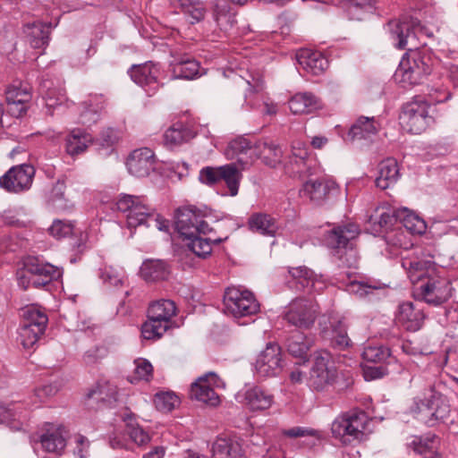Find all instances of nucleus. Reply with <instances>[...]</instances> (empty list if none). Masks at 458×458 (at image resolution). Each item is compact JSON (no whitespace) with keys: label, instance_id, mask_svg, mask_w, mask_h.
I'll return each instance as SVG.
<instances>
[{"label":"nucleus","instance_id":"obj_48","mask_svg":"<svg viewBox=\"0 0 458 458\" xmlns=\"http://www.w3.org/2000/svg\"><path fill=\"white\" fill-rule=\"evenodd\" d=\"M182 241H187V249L199 258L206 259L212 252L210 238H202L195 234L190 238H183Z\"/></svg>","mask_w":458,"mask_h":458},{"label":"nucleus","instance_id":"obj_11","mask_svg":"<svg viewBox=\"0 0 458 458\" xmlns=\"http://www.w3.org/2000/svg\"><path fill=\"white\" fill-rule=\"evenodd\" d=\"M318 306L308 300L296 298L284 312L283 318L291 326L300 329H310L318 317Z\"/></svg>","mask_w":458,"mask_h":458},{"label":"nucleus","instance_id":"obj_31","mask_svg":"<svg viewBox=\"0 0 458 458\" xmlns=\"http://www.w3.org/2000/svg\"><path fill=\"white\" fill-rule=\"evenodd\" d=\"M253 153L260 158L262 163L275 168L282 161V148L271 140H259L254 144Z\"/></svg>","mask_w":458,"mask_h":458},{"label":"nucleus","instance_id":"obj_36","mask_svg":"<svg viewBox=\"0 0 458 458\" xmlns=\"http://www.w3.org/2000/svg\"><path fill=\"white\" fill-rule=\"evenodd\" d=\"M378 174L375 179L376 186L386 190L394 184L399 177V168L394 158H386L378 164Z\"/></svg>","mask_w":458,"mask_h":458},{"label":"nucleus","instance_id":"obj_44","mask_svg":"<svg viewBox=\"0 0 458 458\" xmlns=\"http://www.w3.org/2000/svg\"><path fill=\"white\" fill-rule=\"evenodd\" d=\"M123 420L126 423L127 433L130 438L138 445L143 446L149 443L150 437L139 424L136 422L135 415L127 411L123 415Z\"/></svg>","mask_w":458,"mask_h":458},{"label":"nucleus","instance_id":"obj_56","mask_svg":"<svg viewBox=\"0 0 458 458\" xmlns=\"http://www.w3.org/2000/svg\"><path fill=\"white\" fill-rule=\"evenodd\" d=\"M73 229L74 225L72 222L55 219L48 228V232L53 237L62 239L71 235Z\"/></svg>","mask_w":458,"mask_h":458},{"label":"nucleus","instance_id":"obj_57","mask_svg":"<svg viewBox=\"0 0 458 458\" xmlns=\"http://www.w3.org/2000/svg\"><path fill=\"white\" fill-rule=\"evenodd\" d=\"M119 140V135L116 130L108 127L104 129L99 136L95 140V143L99 148H113Z\"/></svg>","mask_w":458,"mask_h":458},{"label":"nucleus","instance_id":"obj_21","mask_svg":"<svg viewBox=\"0 0 458 458\" xmlns=\"http://www.w3.org/2000/svg\"><path fill=\"white\" fill-rule=\"evenodd\" d=\"M314 337L301 330L289 332L284 340V347L290 355L303 361L308 360L310 348L314 345Z\"/></svg>","mask_w":458,"mask_h":458},{"label":"nucleus","instance_id":"obj_37","mask_svg":"<svg viewBox=\"0 0 458 458\" xmlns=\"http://www.w3.org/2000/svg\"><path fill=\"white\" fill-rule=\"evenodd\" d=\"M348 18L352 21H363L377 10L376 0H345L343 4Z\"/></svg>","mask_w":458,"mask_h":458},{"label":"nucleus","instance_id":"obj_52","mask_svg":"<svg viewBox=\"0 0 458 458\" xmlns=\"http://www.w3.org/2000/svg\"><path fill=\"white\" fill-rule=\"evenodd\" d=\"M18 408L15 403L8 405H0V423H6L12 428L19 430L21 428V423L18 420L20 414H18Z\"/></svg>","mask_w":458,"mask_h":458},{"label":"nucleus","instance_id":"obj_38","mask_svg":"<svg viewBox=\"0 0 458 458\" xmlns=\"http://www.w3.org/2000/svg\"><path fill=\"white\" fill-rule=\"evenodd\" d=\"M245 401L252 411H263L271 407L274 395L260 386H253L245 392Z\"/></svg>","mask_w":458,"mask_h":458},{"label":"nucleus","instance_id":"obj_23","mask_svg":"<svg viewBox=\"0 0 458 458\" xmlns=\"http://www.w3.org/2000/svg\"><path fill=\"white\" fill-rule=\"evenodd\" d=\"M174 58L170 65L174 79L192 80L199 73V63L188 54H181L172 51Z\"/></svg>","mask_w":458,"mask_h":458},{"label":"nucleus","instance_id":"obj_4","mask_svg":"<svg viewBox=\"0 0 458 458\" xmlns=\"http://www.w3.org/2000/svg\"><path fill=\"white\" fill-rule=\"evenodd\" d=\"M61 276V271L54 265L38 256H27L21 260V267L16 272L18 285L23 290L30 287L41 289L48 286Z\"/></svg>","mask_w":458,"mask_h":458},{"label":"nucleus","instance_id":"obj_20","mask_svg":"<svg viewBox=\"0 0 458 458\" xmlns=\"http://www.w3.org/2000/svg\"><path fill=\"white\" fill-rule=\"evenodd\" d=\"M156 157L148 148L133 150L127 158L126 166L129 173L136 177H146L155 170Z\"/></svg>","mask_w":458,"mask_h":458},{"label":"nucleus","instance_id":"obj_24","mask_svg":"<svg viewBox=\"0 0 458 458\" xmlns=\"http://www.w3.org/2000/svg\"><path fill=\"white\" fill-rule=\"evenodd\" d=\"M425 318L422 308L419 307L418 304L407 301L399 305L396 319L407 331L416 332L420 330Z\"/></svg>","mask_w":458,"mask_h":458},{"label":"nucleus","instance_id":"obj_64","mask_svg":"<svg viewBox=\"0 0 458 458\" xmlns=\"http://www.w3.org/2000/svg\"><path fill=\"white\" fill-rule=\"evenodd\" d=\"M89 439L79 435L76 438V447L74 449V454L77 458H87L89 456Z\"/></svg>","mask_w":458,"mask_h":458},{"label":"nucleus","instance_id":"obj_9","mask_svg":"<svg viewBox=\"0 0 458 458\" xmlns=\"http://www.w3.org/2000/svg\"><path fill=\"white\" fill-rule=\"evenodd\" d=\"M337 369L331 353L327 350L314 352L313 365L310 369L309 384L315 391H326L336 383Z\"/></svg>","mask_w":458,"mask_h":458},{"label":"nucleus","instance_id":"obj_14","mask_svg":"<svg viewBox=\"0 0 458 458\" xmlns=\"http://www.w3.org/2000/svg\"><path fill=\"white\" fill-rule=\"evenodd\" d=\"M254 367L259 377L279 376L284 369L281 346L276 343H268L265 350L259 354Z\"/></svg>","mask_w":458,"mask_h":458},{"label":"nucleus","instance_id":"obj_50","mask_svg":"<svg viewBox=\"0 0 458 458\" xmlns=\"http://www.w3.org/2000/svg\"><path fill=\"white\" fill-rule=\"evenodd\" d=\"M213 18L221 30H227L234 22V15L230 12V6L225 0L218 1L213 11Z\"/></svg>","mask_w":458,"mask_h":458},{"label":"nucleus","instance_id":"obj_30","mask_svg":"<svg viewBox=\"0 0 458 458\" xmlns=\"http://www.w3.org/2000/svg\"><path fill=\"white\" fill-rule=\"evenodd\" d=\"M140 274L146 282L165 281L171 274V266L164 259H148L141 264Z\"/></svg>","mask_w":458,"mask_h":458},{"label":"nucleus","instance_id":"obj_26","mask_svg":"<svg viewBox=\"0 0 458 458\" xmlns=\"http://www.w3.org/2000/svg\"><path fill=\"white\" fill-rule=\"evenodd\" d=\"M39 93L45 102L46 114L53 115L55 109L59 108L66 98L64 89L55 85L49 78L42 79L39 84Z\"/></svg>","mask_w":458,"mask_h":458},{"label":"nucleus","instance_id":"obj_18","mask_svg":"<svg viewBox=\"0 0 458 458\" xmlns=\"http://www.w3.org/2000/svg\"><path fill=\"white\" fill-rule=\"evenodd\" d=\"M128 73L131 79L140 87L144 88L148 95L154 94L159 88L157 81L160 74V67L153 62H147L141 64H133Z\"/></svg>","mask_w":458,"mask_h":458},{"label":"nucleus","instance_id":"obj_49","mask_svg":"<svg viewBox=\"0 0 458 458\" xmlns=\"http://www.w3.org/2000/svg\"><path fill=\"white\" fill-rule=\"evenodd\" d=\"M331 345L339 350H344L351 345V339L347 335V329L344 323L337 320L331 326L330 331Z\"/></svg>","mask_w":458,"mask_h":458},{"label":"nucleus","instance_id":"obj_16","mask_svg":"<svg viewBox=\"0 0 458 458\" xmlns=\"http://www.w3.org/2000/svg\"><path fill=\"white\" fill-rule=\"evenodd\" d=\"M219 381V377L212 371L199 377L191 385L190 398L202 402L208 406H217L220 403V397L215 392L214 386H218Z\"/></svg>","mask_w":458,"mask_h":458},{"label":"nucleus","instance_id":"obj_55","mask_svg":"<svg viewBox=\"0 0 458 458\" xmlns=\"http://www.w3.org/2000/svg\"><path fill=\"white\" fill-rule=\"evenodd\" d=\"M108 351L105 346H95L88 350L82 357L83 363L87 367H96L107 356Z\"/></svg>","mask_w":458,"mask_h":458},{"label":"nucleus","instance_id":"obj_12","mask_svg":"<svg viewBox=\"0 0 458 458\" xmlns=\"http://www.w3.org/2000/svg\"><path fill=\"white\" fill-rule=\"evenodd\" d=\"M430 119L427 103L417 100L404 104L399 115L401 125L412 134L424 131Z\"/></svg>","mask_w":458,"mask_h":458},{"label":"nucleus","instance_id":"obj_25","mask_svg":"<svg viewBox=\"0 0 458 458\" xmlns=\"http://www.w3.org/2000/svg\"><path fill=\"white\" fill-rule=\"evenodd\" d=\"M336 190L335 182L326 179L309 180L303 183L301 193L317 206L324 204L332 191Z\"/></svg>","mask_w":458,"mask_h":458},{"label":"nucleus","instance_id":"obj_5","mask_svg":"<svg viewBox=\"0 0 458 458\" xmlns=\"http://www.w3.org/2000/svg\"><path fill=\"white\" fill-rule=\"evenodd\" d=\"M445 384L437 380L428 387V394L423 399L415 402L416 409L424 423L430 428L446 424L451 415V406L445 394Z\"/></svg>","mask_w":458,"mask_h":458},{"label":"nucleus","instance_id":"obj_53","mask_svg":"<svg viewBox=\"0 0 458 458\" xmlns=\"http://www.w3.org/2000/svg\"><path fill=\"white\" fill-rule=\"evenodd\" d=\"M154 403L158 411L169 412L179 403V399L174 393L161 392L155 394Z\"/></svg>","mask_w":458,"mask_h":458},{"label":"nucleus","instance_id":"obj_6","mask_svg":"<svg viewBox=\"0 0 458 458\" xmlns=\"http://www.w3.org/2000/svg\"><path fill=\"white\" fill-rule=\"evenodd\" d=\"M176 314L173 301L160 300L148 309V320L141 326V335L147 340L160 338L172 326L171 318Z\"/></svg>","mask_w":458,"mask_h":458},{"label":"nucleus","instance_id":"obj_13","mask_svg":"<svg viewBox=\"0 0 458 458\" xmlns=\"http://www.w3.org/2000/svg\"><path fill=\"white\" fill-rule=\"evenodd\" d=\"M35 168L29 164L12 166L0 177V188L9 193H21L30 189Z\"/></svg>","mask_w":458,"mask_h":458},{"label":"nucleus","instance_id":"obj_46","mask_svg":"<svg viewBox=\"0 0 458 458\" xmlns=\"http://www.w3.org/2000/svg\"><path fill=\"white\" fill-rule=\"evenodd\" d=\"M220 182L224 181L229 190L230 196H236L240 182L242 178L241 171L233 163L221 165Z\"/></svg>","mask_w":458,"mask_h":458},{"label":"nucleus","instance_id":"obj_41","mask_svg":"<svg viewBox=\"0 0 458 458\" xmlns=\"http://www.w3.org/2000/svg\"><path fill=\"white\" fill-rule=\"evenodd\" d=\"M362 358L368 362L379 364H391L396 360L390 348L383 344H368L363 349Z\"/></svg>","mask_w":458,"mask_h":458},{"label":"nucleus","instance_id":"obj_8","mask_svg":"<svg viewBox=\"0 0 458 458\" xmlns=\"http://www.w3.org/2000/svg\"><path fill=\"white\" fill-rule=\"evenodd\" d=\"M22 322L19 329V338L25 349L32 348L44 335L48 317L46 310L38 305H27L21 310Z\"/></svg>","mask_w":458,"mask_h":458},{"label":"nucleus","instance_id":"obj_47","mask_svg":"<svg viewBox=\"0 0 458 458\" xmlns=\"http://www.w3.org/2000/svg\"><path fill=\"white\" fill-rule=\"evenodd\" d=\"M398 223L414 234H422L427 228L424 220L406 208L399 209Z\"/></svg>","mask_w":458,"mask_h":458},{"label":"nucleus","instance_id":"obj_15","mask_svg":"<svg viewBox=\"0 0 458 458\" xmlns=\"http://www.w3.org/2000/svg\"><path fill=\"white\" fill-rule=\"evenodd\" d=\"M116 207L119 211L127 212L126 219L130 228L146 225L148 218L154 216L150 208L142 204L140 198L133 195L120 196Z\"/></svg>","mask_w":458,"mask_h":458},{"label":"nucleus","instance_id":"obj_29","mask_svg":"<svg viewBox=\"0 0 458 458\" xmlns=\"http://www.w3.org/2000/svg\"><path fill=\"white\" fill-rule=\"evenodd\" d=\"M211 451L213 458H242L244 455L242 440L236 437H218Z\"/></svg>","mask_w":458,"mask_h":458},{"label":"nucleus","instance_id":"obj_27","mask_svg":"<svg viewBox=\"0 0 458 458\" xmlns=\"http://www.w3.org/2000/svg\"><path fill=\"white\" fill-rule=\"evenodd\" d=\"M117 387L107 381H98L86 394L98 408H112L117 402Z\"/></svg>","mask_w":458,"mask_h":458},{"label":"nucleus","instance_id":"obj_3","mask_svg":"<svg viewBox=\"0 0 458 458\" xmlns=\"http://www.w3.org/2000/svg\"><path fill=\"white\" fill-rule=\"evenodd\" d=\"M360 230L355 224L335 225L326 231L323 236L324 245L334 250V256L339 260V267H356L358 264L357 252L352 241L358 237Z\"/></svg>","mask_w":458,"mask_h":458},{"label":"nucleus","instance_id":"obj_22","mask_svg":"<svg viewBox=\"0 0 458 458\" xmlns=\"http://www.w3.org/2000/svg\"><path fill=\"white\" fill-rule=\"evenodd\" d=\"M56 25L51 22L36 21L24 25L26 41L32 48L45 50L50 41L51 30Z\"/></svg>","mask_w":458,"mask_h":458},{"label":"nucleus","instance_id":"obj_61","mask_svg":"<svg viewBox=\"0 0 458 458\" xmlns=\"http://www.w3.org/2000/svg\"><path fill=\"white\" fill-rule=\"evenodd\" d=\"M388 364H380L379 366L367 367L364 369V377L366 380H374L381 378L389 374L387 369Z\"/></svg>","mask_w":458,"mask_h":458},{"label":"nucleus","instance_id":"obj_63","mask_svg":"<svg viewBox=\"0 0 458 458\" xmlns=\"http://www.w3.org/2000/svg\"><path fill=\"white\" fill-rule=\"evenodd\" d=\"M184 13L189 14V16L191 19L190 21V22L191 24H194V23L199 22L204 19L205 13H206V9L203 6V4L199 1V2L195 3V4L191 6L189 9H186V11H184Z\"/></svg>","mask_w":458,"mask_h":458},{"label":"nucleus","instance_id":"obj_40","mask_svg":"<svg viewBox=\"0 0 458 458\" xmlns=\"http://www.w3.org/2000/svg\"><path fill=\"white\" fill-rule=\"evenodd\" d=\"M195 133L182 123H175L164 134L165 145L170 148L179 146L193 139Z\"/></svg>","mask_w":458,"mask_h":458},{"label":"nucleus","instance_id":"obj_58","mask_svg":"<svg viewBox=\"0 0 458 458\" xmlns=\"http://www.w3.org/2000/svg\"><path fill=\"white\" fill-rule=\"evenodd\" d=\"M221 166H205L199 171V180L208 186H214L220 182Z\"/></svg>","mask_w":458,"mask_h":458},{"label":"nucleus","instance_id":"obj_2","mask_svg":"<svg viewBox=\"0 0 458 458\" xmlns=\"http://www.w3.org/2000/svg\"><path fill=\"white\" fill-rule=\"evenodd\" d=\"M403 266L408 269L416 293L426 303L439 306L453 297L454 289L452 283L447 278L434 274L433 260L410 259L405 260Z\"/></svg>","mask_w":458,"mask_h":458},{"label":"nucleus","instance_id":"obj_32","mask_svg":"<svg viewBox=\"0 0 458 458\" xmlns=\"http://www.w3.org/2000/svg\"><path fill=\"white\" fill-rule=\"evenodd\" d=\"M289 108L294 114H310L322 108V102L312 92H299L289 102Z\"/></svg>","mask_w":458,"mask_h":458},{"label":"nucleus","instance_id":"obj_54","mask_svg":"<svg viewBox=\"0 0 458 458\" xmlns=\"http://www.w3.org/2000/svg\"><path fill=\"white\" fill-rule=\"evenodd\" d=\"M369 221L373 223L374 225H377L379 229L388 230L398 224L399 209H388L384 211L379 215L378 219L371 216Z\"/></svg>","mask_w":458,"mask_h":458},{"label":"nucleus","instance_id":"obj_10","mask_svg":"<svg viewBox=\"0 0 458 458\" xmlns=\"http://www.w3.org/2000/svg\"><path fill=\"white\" fill-rule=\"evenodd\" d=\"M224 304L226 311L236 318L252 316L259 310V303L253 293L237 288L226 289Z\"/></svg>","mask_w":458,"mask_h":458},{"label":"nucleus","instance_id":"obj_17","mask_svg":"<svg viewBox=\"0 0 458 458\" xmlns=\"http://www.w3.org/2000/svg\"><path fill=\"white\" fill-rule=\"evenodd\" d=\"M32 94L28 85L13 84L5 90L6 112L13 117H23L30 106Z\"/></svg>","mask_w":458,"mask_h":458},{"label":"nucleus","instance_id":"obj_42","mask_svg":"<svg viewBox=\"0 0 458 458\" xmlns=\"http://www.w3.org/2000/svg\"><path fill=\"white\" fill-rule=\"evenodd\" d=\"M378 131V123L374 117L360 116L355 123H353L347 137L354 140L356 139H366L370 135H374Z\"/></svg>","mask_w":458,"mask_h":458},{"label":"nucleus","instance_id":"obj_1","mask_svg":"<svg viewBox=\"0 0 458 458\" xmlns=\"http://www.w3.org/2000/svg\"><path fill=\"white\" fill-rule=\"evenodd\" d=\"M394 47L407 49L394 74V81L403 89L422 84L432 72L434 55L427 47H417V33L422 30L420 21L403 17L388 23Z\"/></svg>","mask_w":458,"mask_h":458},{"label":"nucleus","instance_id":"obj_19","mask_svg":"<svg viewBox=\"0 0 458 458\" xmlns=\"http://www.w3.org/2000/svg\"><path fill=\"white\" fill-rule=\"evenodd\" d=\"M200 211L194 206L180 207L174 212V228L180 238H190L198 234L197 225Z\"/></svg>","mask_w":458,"mask_h":458},{"label":"nucleus","instance_id":"obj_45","mask_svg":"<svg viewBox=\"0 0 458 458\" xmlns=\"http://www.w3.org/2000/svg\"><path fill=\"white\" fill-rule=\"evenodd\" d=\"M42 447L48 453L60 454L66 445V440L59 428L49 430L40 436Z\"/></svg>","mask_w":458,"mask_h":458},{"label":"nucleus","instance_id":"obj_51","mask_svg":"<svg viewBox=\"0 0 458 458\" xmlns=\"http://www.w3.org/2000/svg\"><path fill=\"white\" fill-rule=\"evenodd\" d=\"M254 145L251 141L244 137H237L231 140L225 149V154L228 158L233 159L240 155L246 154L250 150H253Z\"/></svg>","mask_w":458,"mask_h":458},{"label":"nucleus","instance_id":"obj_60","mask_svg":"<svg viewBox=\"0 0 458 458\" xmlns=\"http://www.w3.org/2000/svg\"><path fill=\"white\" fill-rule=\"evenodd\" d=\"M153 367L148 360H140L137 362L135 374L139 379L149 381L152 377Z\"/></svg>","mask_w":458,"mask_h":458},{"label":"nucleus","instance_id":"obj_35","mask_svg":"<svg viewBox=\"0 0 458 458\" xmlns=\"http://www.w3.org/2000/svg\"><path fill=\"white\" fill-rule=\"evenodd\" d=\"M300 65L311 75L318 76L324 72L328 66L327 59L320 52L302 50L298 55Z\"/></svg>","mask_w":458,"mask_h":458},{"label":"nucleus","instance_id":"obj_28","mask_svg":"<svg viewBox=\"0 0 458 458\" xmlns=\"http://www.w3.org/2000/svg\"><path fill=\"white\" fill-rule=\"evenodd\" d=\"M247 225L250 231L268 237H275L281 229L276 217L262 212L251 214L248 218Z\"/></svg>","mask_w":458,"mask_h":458},{"label":"nucleus","instance_id":"obj_34","mask_svg":"<svg viewBox=\"0 0 458 458\" xmlns=\"http://www.w3.org/2000/svg\"><path fill=\"white\" fill-rule=\"evenodd\" d=\"M67 180V175L62 174L54 184L47 198V206L55 211H67L73 208V204L65 197Z\"/></svg>","mask_w":458,"mask_h":458},{"label":"nucleus","instance_id":"obj_7","mask_svg":"<svg viewBox=\"0 0 458 458\" xmlns=\"http://www.w3.org/2000/svg\"><path fill=\"white\" fill-rule=\"evenodd\" d=\"M369 418L364 411L353 410L335 419L331 425L332 435L344 445L360 442Z\"/></svg>","mask_w":458,"mask_h":458},{"label":"nucleus","instance_id":"obj_43","mask_svg":"<svg viewBox=\"0 0 458 458\" xmlns=\"http://www.w3.org/2000/svg\"><path fill=\"white\" fill-rule=\"evenodd\" d=\"M104 108L103 103L95 97L81 104L80 123L86 126L95 124L99 119Z\"/></svg>","mask_w":458,"mask_h":458},{"label":"nucleus","instance_id":"obj_39","mask_svg":"<svg viewBox=\"0 0 458 458\" xmlns=\"http://www.w3.org/2000/svg\"><path fill=\"white\" fill-rule=\"evenodd\" d=\"M93 143V138L81 129H73L65 139V150L70 156L84 152L89 144Z\"/></svg>","mask_w":458,"mask_h":458},{"label":"nucleus","instance_id":"obj_62","mask_svg":"<svg viewBox=\"0 0 458 458\" xmlns=\"http://www.w3.org/2000/svg\"><path fill=\"white\" fill-rule=\"evenodd\" d=\"M411 445H413V452L421 455L420 458H441L439 454L428 448L426 444H422L421 438L413 440Z\"/></svg>","mask_w":458,"mask_h":458},{"label":"nucleus","instance_id":"obj_33","mask_svg":"<svg viewBox=\"0 0 458 458\" xmlns=\"http://www.w3.org/2000/svg\"><path fill=\"white\" fill-rule=\"evenodd\" d=\"M314 272L305 266L289 267L286 285L296 292H303L314 284Z\"/></svg>","mask_w":458,"mask_h":458},{"label":"nucleus","instance_id":"obj_59","mask_svg":"<svg viewBox=\"0 0 458 458\" xmlns=\"http://www.w3.org/2000/svg\"><path fill=\"white\" fill-rule=\"evenodd\" d=\"M317 434V430L304 427H293L291 428L282 430V435L289 438L316 437Z\"/></svg>","mask_w":458,"mask_h":458}]
</instances>
